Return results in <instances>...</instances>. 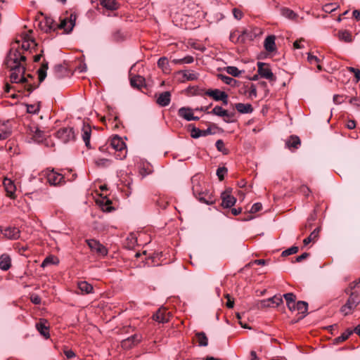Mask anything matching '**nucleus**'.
<instances>
[{
    "mask_svg": "<svg viewBox=\"0 0 360 360\" xmlns=\"http://www.w3.org/2000/svg\"><path fill=\"white\" fill-rule=\"evenodd\" d=\"M86 243L91 250L95 253L98 256L105 257L108 254L107 248L101 244L99 241L95 239H89L86 240Z\"/></svg>",
    "mask_w": 360,
    "mask_h": 360,
    "instance_id": "obj_7",
    "label": "nucleus"
},
{
    "mask_svg": "<svg viewBox=\"0 0 360 360\" xmlns=\"http://www.w3.org/2000/svg\"><path fill=\"white\" fill-rule=\"evenodd\" d=\"M182 75L184 79L187 81L196 80L198 78L199 75L193 70H185L183 71Z\"/></svg>",
    "mask_w": 360,
    "mask_h": 360,
    "instance_id": "obj_36",
    "label": "nucleus"
},
{
    "mask_svg": "<svg viewBox=\"0 0 360 360\" xmlns=\"http://www.w3.org/2000/svg\"><path fill=\"white\" fill-rule=\"evenodd\" d=\"M257 88H256V86L254 84H251L250 86V90H249V98H255L257 97Z\"/></svg>",
    "mask_w": 360,
    "mask_h": 360,
    "instance_id": "obj_56",
    "label": "nucleus"
},
{
    "mask_svg": "<svg viewBox=\"0 0 360 360\" xmlns=\"http://www.w3.org/2000/svg\"><path fill=\"white\" fill-rule=\"evenodd\" d=\"M338 8V6L335 4H326L323 6V10L326 13H331Z\"/></svg>",
    "mask_w": 360,
    "mask_h": 360,
    "instance_id": "obj_52",
    "label": "nucleus"
},
{
    "mask_svg": "<svg viewBox=\"0 0 360 360\" xmlns=\"http://www.w3.org/2000/svg\"><path fill=\"white\" fill-rule=\"evenodd\" d=\"M307 302L304 301H298L295 304V309H292V311H297L300 314H302V317H304L307 314Z\"/></svg>",
    "mask_w": 360,
    "mask_h": 360,
    "instance_id": "obj_28",
    "label": "nucleus"
},
{
    "mask_svg": "<svg viewBox=\"0 0 360 360\" xmlns=\"http://www.w3.org/2000/svg\"><path fill=\"white\" fill-rule=\"evenodd\" d=\"M338 37L340 40L344 41L345 42H351L352 41L351 33L347 30L339 31Z\"/></svg>",
    "mask_w": 360,
    "mask_h": 360,
    "instance_id": "obj_42",
    "label": "nucleus"
},
{
    "mask_svg": "<svg viewBox=\"0 0 360 360\" xmlns=\"http://www.w3.org/2000/svg\"><path fill=\"white\" fill-rule=\"evenodd\" d=\"M4 236L10 240H16L20 237V230L15 226H7L1 229Z\"/></svg>",
    "mask_w": 360,
    "mask_h": 360,
    "instance_id": "obj_14",
    "label": "nucleus"
},
{
    "mask_svg": "<svg viewBox=\"0 0 360 360\" xmlns=\"http://www.w3.org/2000/svg\"><path fill=\"white\" fill-rule=\"evenodd\" d=\"M94 162L98 167H105L110 165V160L106 158H97Z\"/></svg>",
    "mask_w": 360,
    "mask_h": 360,
    "instance_id": "obj_48",
    "label": "nucleus"
},
{
    "mask_svg": "<svg viewBox=\"0 0 360 360\" xmlns=\"http://www.w3.org/2000/svg\"><path fill=\"white\" fill-rule=\"evenodd\" d=\"M7 68L11 72L10 76L11 82L12 83L23 84L25 89L27 91V96L38 86L32 84L33 77L31 75H25V66H16L13 67V68L12 67Z\"/></svg>",
    "mask_w": 360,
    "mask_h": 360,
    "instance_id": "obj_2",
    "label": "nucleus"
},
{
    "mask_svg": "<svg viewBox=\"0 0 360 360\" xmlns=\"http://www.w3.org/2000/svg\"><path fill=\"white\" fill-rule=\"evenodd\" d=\"M196 339L198 343V345L200 347H206L208 345V339L203 332H198L195 334Z\"/></svg>",
    "mask_w": 360,
    "mask_h": 360,
    "instance_id": "obj_37",
    "label": "nucleus"
},
{
    "mask_svg": "<svg viewBox=\"0 0 360 360\" xmlns=\"http://www.w3.org/2000/svg\"><path fill=\"white\" fill-rule=\"evenodd\" d=\"M158 66L161 68L164 72L168 71L169 69V62L167 58L162 57L158 61Z\"/></svg>",
    "mask_w": 360,
    "mask_h": 360,
    "instance_id": "obj_43",
    "label": "nucleus"
},
{
    "mask_svg": "<svg viewBox=\"0 0 360 360\" xmlns=\"http://www.w3.org/2000/svg\"><path fill=\"white\" fill-rule=\"evenodd\" d=\"M352 333H353V330H352L350 329H347L343 333H342L341 335L335 338L333 340V343L335 345H338V344H340V342L345 341L352 334Z\"/></svg>",
    "mask_w": 360,
    "mask_h": 360,
    "instance_id": "obj_38",
    "label": "nucleus"
},
{
    "mask_svg": "<svg viewBox=\"0 0 360 360\" xmlns=\"http://www.w3.org/2000/svg\"><path fill=\"white\" fill-rule=\"evenodd\" d=\"M101 5L110 11L117 8V3L115 0H101Z\"/></svg>",
    "mask_w": 360,
    "mask_h": 360,
    "instance_id": "obj_39",
    "label": "nucleus"
},
{
    "mask_svg": "<svg viewBox=\"0 0 360 360\" xmlns=\"http://www.w3.org/2000/svg\"><path fill=\"white\" fill-rule=\"evenodd\" d=\"M319 233V229H315L308 237L304 239V245H307L311 242L316 240L318 238Z\"/></svg>",
    "mask_w": 360,
    "mask_h": 360,
    "instance_id": "obj_40",
    "label": "nucleus"
},
{
    "mask_svg": "<svg viewBox=\"0 0 360 360\" xmlns=\"http://www.w3.org/2000/svg\"><path fill=\"white\" fill-rule=\"evenodd\" d=\"M219 78L226 84L231 85L232 86H235L237 81L234 79L233 78L224 75H219Z\"/></svg>",
    "mask_w": 360,
    "mask_h": 360,
    "instance_id": "obj_45",
    "label": "nucleus"
},
{
    "mask_svg": "<svg viewBox=\"0 0 360 360\" xmlns=\"http://www.w3.org/2000/svg\"><path fill=\"white\" fill-rule=\"evenodd\" d=\"M211 134V129L207 128V129H200L196 127H193L191 136L193 139H198L201 136H206Z\"/></svg>",
    "mask_w": 360,
    "mask_h": 360,
    "instance_id": "obj_25",
    "label": "nucleus"
},
{
    "mask_svg": "<svg viewBox=\"0 0 360 360\" xmlns=\"http://www.w3.org/2000/svg\"><path fill=\"white\" fill-rule=\"evenodd\" d=\"M42 174L46 179L47 182L51 186H58L65 182L63 175L54 169H46L42 172Z\"/></svg>",
    "mask_w": 360,
    "mask_h": 360,
    "instance_id": "obj_5",
    "label": "nucleus"
},
{
    "mask_svg": "<svg viewBox=\"0 0 360 360\" xmlns=\"http://www.w3.org/2000/svg\"><path fill=\"white\" fill-rule=\"evenodd\" d=\"M283 297L286 300V303H287V306H288V309L290 311H292V309H295V299H296L295 295L292 292H289V293L284 294Z\"/></svg>",
    "mask_w": 360,
    "mask_h": 360,
    "instance_id": "obj_33",
    "label": "nucleus"
},
{
    "mask_svg": "<svg viewBox=\"0 0 360 360\" xmlns=\"http://www.w3.org/2000/svg\"><path fill=\"white\" fill-rule=\"evenodd\" d=\"M298 252V247L292 246L282 252V256H288L290 255L295 254Z\"/></svg>",
    "mask_w": 360,
    "mask_h": 360,
    "instance_id": "obj_55",
    "label": "nucleus"
},
{
    "mask_svg": "<svg viewBox=\"0 0 360 360\" xmlns=\"http://www.w3.org/2000/svg\"><path fill=\"white\" fill-rule=\"evenodd\" d=\"M37 46V44L33 38L31 37L26 35L24 37V39L21 44V49L24 51H27L32 48H34Z\"/></svg>",
    "mask_w": 360,
    "mask_h": 360,
    "instance_id": "obj_24",
    "label": "nucleus"
},
{
    "mask_svg": "<svg viewBox=\"0 0 360 360\" xmlns=\"http://www.w3.org/2000/svg\"><path fill=\"white\" fill-rule=\"evenodd\" d=\"M195 94L202 96L204 94L207 95L212 97L214 100L219 101L220 99L225 98L224 91H221L217 89H208L207 91H204L202 89L197 88L195 90Z\"/></svg>",
    "mask_w": 360,
    "mask_h": 360,
    "instance_id": "obj_9",
    "label": "nucleus"
},
{
    "mask_svg": "<svg viewBox=\"0 0 360 360\" xmlns=\"http://www.w3.org/2000/svg\"><path fill=\"white\" fill-rule=\"evenodd\" d=\"M233 14L234 18L237 20H240L243 17L242 11L238 10V8H233Z\"/></svg>",
    "mask_w": 360,
    "mask_h": 360,
    "instance_id": "obj_60",
    "label": "nucleus"
},
{
    "mask_svg": "<svg viewBox=\"0 0 360 360\" xmlns=\"http://www.w3.org/2000/svg\"><path fill=\"white\" fill-rule=\"evenodd\" d=\"M110 147L112 150H115V156L116 159L122 160L126 158V144L118 136H115L111 139Z\"/></svg>",
    "mask_w": 360,
    "mask_h": 360,
    "instance_id": "obj_4",
    "label": "nucleus"
},
{
    "mask_svg": "<svg viewBox=\"0 0 360 360\" xmlns=\"http://www.w3.org/2000/svg\"><path fill=\"white\" fill-rule=\"evenodd\" d=\"M64 354L68 359H71L76 356L75 353L71 349L64 350Z\"/></svg>",
    "mask_w": 360,
    "mask_h": 360,
    "instance_id": "obj_62",
    "label": "nucleus"
},
{
    "mask_svg": "<svg viewBox=\"0 0 360 360\" xmlns=\"http://www.w3.org/2000/svg\"><path fill=\"white\" fill-rule=\"evenodd\" d=\"M226 72L233 77H238L241 72L235 66H228L226 68Z\"/></svg>",
    "mask_w": 360,
    "mask_h": 360,
    "instance_id": "obj_49",
    "label": "nucleus"
},
{
    "mask_svg": "<svg viewBox=\"0 0 360 360\" xmlns=\"http://www.w3.org/2000/svg\"><path fill=\"white\" fill-rule=\"evenodd\" d=\"M307 60L311 65H316L319 70H321V66L319 64L320 59L316 56L311 55V53L308 54Z\"/></svg>",
    "mask_w": 360,
    "mask_h": 360,
    "instance_id": "obj_44",
    "label": "nucleus"
},
{
    "mask_svg": "<svg viewBox=\"0 0 360 360\" xmlns=\"http://www.w3.org/2000/svg\"><path fill=\"white\" fill-rule=\"evenodd\" d=\"M257 72L261 77L269 79V81H275L276 77L272 72L269 65L266 63L258 62L257 63Z\"/></svg>",
    "mask_w": 360,
    "mask_h": 360,
    "instance_id": "obj_8",
    "label": "nucleus"
},
{
    "mask_svg": "<svg viewBox=\"0 0 360 360\" xmlns=\"http://www.w3.org/2000/svg\"><path fill=\"white\" fill-rule=\"evenodd\" d=\"M333 101L336 104H340L343 102V96L340 95H335L333 96Z\"/></svg>",
    "mask_w": 360,
    "mask_h": 360,
    "instance_id": "obj_64",
    "label": "nucleus"
},
{
    "mask_svg": "<svg viewBox=\"0 0 360 360\" xmlns=\"http://www.w3.org/2000/svg\"><path fill=\"white\" fill-rule=\"evenodd\" d=\"M11 133V127L8 121L0 122V140L7 139Z\"/></svg>",
    "mask_w": 360,
    "mask_h": 360,
    "instance_id": "obj_19",
    "label": "nucleus"
},
{
    "mask_svg": "<svg viewBox=\"0 0 360 360\" xmlns=\"http://www.w3.org/2000/svg\"><path fill=\"white\" fill-rule=\"evenodd\" d=\"M77 15L75 13H71L68 18L61 19L58 27L63 29L66 32H70L75 25Z\"/></svg>",
    "mask_w": 360,
    "mask_h": 360,
    "instance_id": "obj_10",
    "label": "nucleus"
},
{
    "mask_svg": "<svg viewBox=\"0 0 360 360\" xmlns=\"http://www.w3.org/2000/svg\"><path fill=\"white\" fill-rule=\"evenodd\" d=\"M77 285L82 294H89L93 292V286L86 281H80L78 283Z\"/></svg>",
    "mask_w": 360,
    "mask_h": 360,
    "instance_id": "obj_31",
    "label": "nucleus"
},
{
    "mask_svg": "<svg viewBox=\"0 0 360 360\" xmlns=\"http://www.w3.org/2000/svg\"><path fill=\"white\" fill-rule=\"evenodd\" d=\"M228 169L224 167H219L217 170V175L220 181L223 180L225 174L227 173Z\"/></svg>",
    "mask_w": 360,
    "mask_h": 360,
    "instance_id": "obj_54",
    "label": "nucleus"
},
{
    "mask_svg": "<svg viewBox=\"0 0 360 360\" xmlns=\"http://www.w3.org/2000/svg\"><path fill=\"white\" fill-rule=\"evenodd\" d=\"M36 328L41 335L46 338H49V328L46 325V321L44 320H41L39 323H37L36 324Z\"/></svg>",
    "mask_w": 360,
    "mask_h": 360,
    "instance_id": "obj_29",
    "label": "nucleus"
},
{
    "mask_svg": "<svg viewBox=\"0 0 360 360\" xmlns=\"http://www.w3.org/2000/svg\"><path fill=\"white\" fill-rule=\"evenodd\" d=\"M27 112L30 114H37L39 111L40 109V103L37 104H27Z\"/></svg>",
    "mask_w": 360,
    "mask_h": 360,
    "instance_id": "obj_46",
    "label": "nucleus"
},
{
    "mask_svg": "<svg viewBox=\"0 0 360 360\" xmlns=\"http://www.w3.org/2000/svg\"><path fill=\"white\" fill-rule=\"evenodd\" d=\"M301 144L300 139L297 136H290L285 141V146L289 149H297Z\"/></svg>",
    "mask_w": 360,
    "mask_h": 360,
    "instance_id": "obj_22",
    "label": "nucleus"
},
{
    "mask_svg": "<svg viewBox=\"0 0 360 360\" xmlns=\"http://www.w3.org/2000/svg\"><path fill=\"white\" fill-rule=\"evenodd\" d=\"M269 299L271 307H278L283 303V298L281 295H275Z\"/></svg>",
    "mask_w": 360,
    "mask_h": 360,
    "instance_id": "obj_50",
    "label": "nucleus"
},
{
    "mask_svg": "<svg viewBox=\"0 0 360 360\" xmlns=\"http://www.w3.org/2000/svg\"><path fill=\"white\" fill-rule=\"evenodd\" d=\"M142 340L140 334H134L121 342V346L124 349H131L132 347L139 344Z\"/></svg>",
    "mask_w": 360,
    "mask_h": 360,
    "instance_id": "obj_13",
    "label": "nucleus"
},
{
    "mask_svg": "<svg viewBox=\"0 0 360 360\" xmlns=\"http://www.w3.org/2000/svg\"><path fill=\"white\" fill-rule=\"evenodd\" d=\"M191 183L193 193L200 202L206 205L214 203L215 199L204 180L198 176H194L191 179Z\"/></svg>",
    "mask_w": 360,
    "mask_h": 360,
    "instance_id": "obj_1",
    "label": "nucleus"
},
{
    "mask_svg": "<svg viewBox=\"0 0 360 360\" xmlns=\"http://www.w3.org/2000/svg\"><path fill=\"white\" fill-rule=\"evenodd\" d=\"M91 135V128L89 124H83L82 128V138L87 148H91L90 138Z\"/></svg>",
    "mask_w": 360,
    "mask_h": 360,
    "instance_id": "obj_17",
    "label": "nucleus"
},
{
    "mask_svg": "<svg viewBox=\"0 0 360 360\" xmlns=\"http://www.w3.org/2000/svg\"><path fill=\"white\" fill-rule=\"evenodd\" d=\"M110 39L114 42H121L125 39V35L120 30H116L112 33Z\"/></svg>",
    "mask_w": 360,
    "mask_h": 360,
    "instance_id": "obj_41",
    "label": "nucleus"
},
{
    "mask_svg": "<svg viewBox=\"0 0 360 360\" xmlns=\"http://www.w3.org/2000/svg\"><path fill=\"white\" fill-rule=\"evenodd\" d=\"M193 60L194 58L193 56H187L181 58V64H190L192 63Z\"/></svg>",
    "mask_w": 360,
    "mask_h": 360,
    "instance_id": "obj_59",
    "label": "nucleus"
},
{
    "mask_svg": "<svg viewBox=\"0 0 360 360\" xmlns=\"http://www.w3.org/2000/svg\"><path fill=\"white\" fill-rule=\"evenodd\" d=\"M153 318L159 323H166L169 320L170 314L165 309H159Z\"/></svg>",
    "mask_w": 360,
    "mask_h": 360,
    "instance_id": "obj_15",
    "label": "nucleus"
},
{
    "mask_svg": "<svg viewBox=\"0 0 360 360\" xmlns=\"http://www.w3.org/2000/svg\"><path fill=\"white\" fill-rule=\"evenodd\" d=\"M170 101H171L170 92L169 91H164L158 96L156 102L159 105H160L162 107H165L169 104Z\"/></svg>",
    "mask_w": 360,
    "mask_h": 360,
    "instance_id": "obj_20",
    "label": "nucleus"
},
{
    "mask_svg": "<svg viewBox=\"0 0 360 360\" xmlns=\"http://www.w3.org/2000/svg\"><path fill=\"white\" fill-rule=\"evenodd\" d=\"M3 184L8 195L11 196L15 190L13 182L10 179L6 178L3 181Z\"/></svg>",
    "mask_w": 360,
    "mask_h": 360,
    "instance_id": "obj_34",
    "label": "nucleus"
},
{
    "mask_svg": "<svg viewBox=\"0 0 360 360\" xmlns=\"http://www.w3.org/2000/svg\"><path fill=\"white\" fill-rule=\"evenodd\" d=\"M226 298H227L226 307L228 308H233L234 305V302L231 299V297L229 294L225 295Z\"/></svg>",
    "mask_w": 360,
    "mask_h": 360,
    "instance_id": "obj_63",
    "label": "nucleus"
},
{
    "mask_svg": "<svg viewBox=\"0 0 360 360\" xmlns=\"http://www.w3.org/2000/svg\"><path fill=\"white\" fill-rule=\"evenodd\" d=\"M51 264H55L53 257H47L41 263V267H45Z\"/></svg>",
    "mask_w": 360,
    "mask_h": 360,
    "instance_id": "obj_57",
    "label": "nucleus"
},
{
    "mask_svg": "<svg viewBox=\"0 0 360 360\" xmlns=\"http://www.w3.org/2000/svg\"><path fill=\"white\" fill-rule=\"evenodd\" d=\"M210 113L213 114L214 115L219 116V117H231V115L229 113V112L226 110H224L221 106H218V105L215 106Z\"/></svg>",
    "mask_w": 360,
    "mask_h": 360,
    "instance_id": "obj_35",
    "label": "nucleus"
},
{
    "mask_svg": "<svg viewBox=\"0 0 360 360\" xmlns=\"http://www.w3.org/2000/svg\"><path fill=\"white\" fill-rule=\"evenodd\" d=\"M221 205L225 208H229L233 207L236 202V198L231 195V190L226 189L221 193Z\"/></svg>",
    "mask_w": 360,
    "mask_h": 360,
    "instance_id": "obj_12",
    "label": "nucleus"
},
{
    "mask_svg": "<svg viewBox=\"0 0 360 360\" xmlns=\"http://www.w3.org/2000/svg\"><path fill=\"white\" fill-rule=\"evenodd\" d=\"M178 115L187 121L198 120L199 117L194 116L192 109L189 108H181L178 111Z\"/></svg>",
    "mask_w": 360,
    "mask_h": 360,
    "instance_id": "obj_16",
    "label": "nucleus"
},
{
    "mask_svg": "<svg viewBox=\"0 0 360 360\" xmlns=\"http://www.w3.org/2000/svg\"><path fill=\"white\" fill-rule=\"evenodd\" d=\"M282 14L283 16L289 19H293L296 16V14L292 10L288 8H283L282 10Z\"/></svg>",
    "mask_w": 360,
    "mask_h": 360,
    "instance_id": "obj_53",
    "label": "nucleus"
},
{
    "mask_svg": "<svg viewBox=\"0 0 360 360\" xmlns=\"http://www.w3.org/2000/svg\"><path fill=\"white\" fill-rule=\"evenodd\" d=\"M39 25L41 29L46 32L55 30L56 27V25L54 23V20L50 17L45 18L44 20L41 21Z\"/></svg>",
    "mask_w": 360,
    "mask_h": 360,
    "instance_id": "obj_21",
    "label": "nucleus"
},
{
    "mask_svg": "<svg viewBox=\"0 0 360 360\" xmlns=\"http://www.w3.org/2000/svg\"><path fill=\"white\" fill-rule=\"evenodd\" d=\"M26 56L22 54L21 50L19 49L12 48L6 59V67H16V66H25L22 63H25Z\"/></svg>",
    "mask_w": 360,
    "mask_h": 360,
    "instance_id": "obj_3",
    "label": "nucleus"
},
{
    "mask_svg": "<svg viewBox=\"0 0 360 360\" xmlns=\"http://www.w3.org/2000/svg\"><path fill=\"white\" fill-rule=\"evenodd\" d=\"M262 208V205L260 202H256L255 204H253V205L252 206L251 209H250V212L251 213H256L259 211H260Z\"/></svg>",
    "mask_w": 360,
    "mask_h": 360,
    "instance_id": "obj_58",
    "label": "nucleus"
},
{
    "mask_svg": "<svg viewBox=\"0 0 360 360\" xmlns=\"http://www.w3.org/2000/svg\"><path fill=\"white\" fill-rule=\"evenodd\" d=\"M215 146L217 148V150L220 152H221L223 154H227L228 150L226 148L224 143L222 140L219 139L217 141Z\"/></svg>",
    "mask_w": 360,
    "mask_h": 360,
    "instance_id": "obj_51",
    "label": "nucleus"
},
{
    "mask_svg": "<svg viewBox=\"0 0 360 360\" xmlns=\"http://www.w3.org/2000/svg\"><path fill=\"white\" fill-rule=\"evenodd\" d=\"M111 201L108 199H103L101 204V209L104 212H110L112 211V207H111Z\"/></svg>",
    "mask_w": 360,
    "mask_h": 360,
    "instance_id": "obj_47",
    "label": "nucleus"
},
{
    "mask_svg": "<svg viewBox=\"0 0 360 360\" xmlns=\"http://www.w3.org/2000/svg\"><path fill=\"white\" fill-rule=\"evenodd\" d=\"M360 303V298L349 295V298L346 303L341 307L340 311L345 315L352 314L358 304Z\"/></svg>",
    "mask_w": 360,
    "mask_h": 360,
    "instance_id": "obj_6",
    "label": "nucleus"
},
{
    "mask_svg": "<svg viewBox=\"0 0 360 360\" xmlns=\"http://www.w3.org/2000/svg\"><path fill=\"white\" fill-rule=\"evenodd\" d=\"M264 48L269 52H272L276 49L275 37L268 36L264 41Z\"/></svg>",
    "mask_w": 360,
    "mask_h": 360,
    "instance_id": "obj_30",
    "label": "nucleus"
},
{
    "mask_svg": "<svg viewBox=\"0 0 360 360\" xmlns=\"http://www.w3.org/2000/svg\"><path fill=\"white\" fill-rule=\"evenodd\" d=\"M30 134L32 136V139L34 141L37 143H41L43 141L45 134L44 131H41L39 129L37 126L33 125L30 128Z\"/></svg>",
    "mask_w": 360,
    "mask_h": 360,
    "instance_id": "obj_18",
    "label": "nucleus"
},
{
    "mask_svg": "<svg viewBox=\"0 0 360 360\" xmlns=\"http://www.w3.org/2000/svg\"><path fill=\"white\" fill-rule=\"evenodd\" d=\"M236 109L242 114H248L253 112V108L250 103H238L235 105Z\"/></svg>",
    "mask_w": 360,
    "mask_h": 360,
    "instance_id": "obj_27",
    "label": "nucleus"
},
{
    "mask_svg": "<svg viewBox=\"0 0 360 360\" xmlns=\"http://www.w3.org/2000/svg\"><path fill=\"white\" fill-rule=\"evenodd\" d=\"M11 266V259L9 255L4 254L0 256V269L3 271L8 270Z\"/></svg>",
    "mask_w": 360,
    "mask_h": 360,
    "instance_id": "obj_26",
    "label": "nucleus"
},
{
    "mask_svg": "<svg viewBox=\"0 0 360 360\" xmlns=\"http://www.w3.org/2000/svg\"><path fill=\"white\" fill-rule=\"evenodd\" d=\"M49 68L48 62L44 61L39 69L37 70L39 82H41L46 77V71Z\"/></svg>",
    "mask_w": 360,
    "mask_h": 360,
    "instance_id": "obj_32",
    "label": "nucleus"
},
{
    "mask_svg": "<svg viewBox=\"0 0 360 360\" xmlns=\"http://www.w3.org/2000/svg\"><path fill=\"white\" fill-rule=\"evenodd\" d=\"M56 136L63 143H67L71 140H74L75 136L73 129L70 127L60 129L56 132Z\"/></svg>",
    "mask_w": 360,
    "mask_h": 360,
    "instance_id": "obj_11",
    "label": "nucleus"
},
{
    "mask_svg": "<svg viewBox=\"0 0 360 360\" xmlns=\"http://www.w3.org/2000/svg\"><path fill=\"white\" fill-rule=\"evenodd\" d=\"M130 84L132 87L141 89L145 86V79L140 75H135L131 77Z\"/></svg>",
    "mask_w": 360,
    "mask_h": 360,
    "instance_id": "obj_23",
    "label": "nucleus"
},
{
    "mask_svg": "<svg viewBox=\"0 0 360 360\" xmlns=\"http://www.w3.org/2000/svg\"><path fill=\"white\" fill-rule=\"evenodd\" d=\"M309 256V254L307 252H304L301 255L296 257L295 261L297 262H301L304 259H307Z\"/></svg>",
    "mask_w": 360,
    "mask_h": 360,
    "instance_id": "obj_61",
    "label": "nucleus"
}]
</instances>
